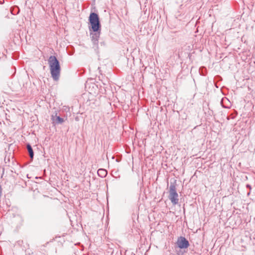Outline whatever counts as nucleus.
<instances>
[{
  "label": "nucleus",
  "instance_id": "obj_1",
  "mask_svg": "<svg viewBox=\"0 0 255 255\" xmlns=\"http://www.w3.org/2000/svg\"><path fill=\"white\" fill-rule=\"evenodd\" d=\"M51 77L54 80L59 79L60 73V66L58 60L54 56H50L48 59Z\"/></svg>",
  "mask_w": 255,
  "mask_h": 255
},
{
  "label": "nucleus",
  "instance_id": "obj_2",
  "mask_svg": "<svg viewBox=\"0 0 255 255\" xmlns=\"http://www.w3.org/2000/svg\"><path fill=\"white\" fill-rule=\"evenodd\" d=\"M89 21L91 28L93 31L98 32L101 31V24L98 14L95 12H91L89 17Z\"/></svg>",
  "mask_w": 255,
  "mask_h": 255
},
{
  "label": "nucleus",
  "instance_id": "obj_3",
  "mask_svg": "<svg viewBox=\"0 0 255 255\" xmlns=\"http://www.w3.org/2000/svg\"><path fill=\"white\" fill-rule=\"evenodd\" d=\"M169 199L173 205L178 203V195L176 192L175 186L171 185L169 188Z\"/></svg>",
  "mask_w": 255,
  "mask_h": 255
},
{
  "label": "nucleus",
  "instance_id": "obj_4",
  "mask_svg": "<svg viewBox=\"0 0 255 255\" xmlns=\"http://www.w3.org/2000/svg\"><path fill=\"white\" fill-rule=\"evenodd\" d=\"M177 245L180 249H186L189 247V243L184 237H180L177 240Z\"/></svg>",
  "mask_w": 255,
  "mask_h": 255
},
{
  "label": "nucleus",
  "instance_id": "obj_5",
  "mask_svg": "<svg viewBox=\"0 0 255 255\" xmlns=\"http://www.w3.org/2000/svg\"><path fill=\"white\" fill-rule=\"evenodd\" d=\"M51 119L54 124H61L64 122V120L59 116H52Z\"/></svg>",
  "mask_w": 255,
  "mask_h": 255
},
{
  "label": "nucleus",
  "instance_id": "obj_6",
  "mask_svg": "<svg viewBox=\"0 0 255 255\" xmlns=\"http://www.w3.org/2000/svg\"><path fill=\"white\" fill-rule=\"evenodd\" d=\"M95 32V33L92 34V40L95 44H97L98 43L99 37L100 36V31Z\"/></svg>",
  "mask_w": 255,
  "mask_h": 255
},
{
  "label": "nucleus",
  "instance_id": "obj_7",
  "mask_svg": "<svg viewBox=\"0 0 255 255\" xmlns=\"http://www.w3.org/2000/svg\"><path fill=\"white\" fill-rule=\"evenodd\" d=\"M97 173L98 175L101 177H105L107 174V171L104 169H99Z\"/></svg>",
  "mask_w": 255,
  "mask_h": 255
},
{
  "label": "nucleus",
  "instance_id": "obj_8",
  "mask_svg": "<svg viewBox=\"0 0 255 255\" xmlns=\"http://www.w3.org/2000/svg\"><path fill=\"white\" fill-rule=\"evenodd\" d=\"M27 148L28 151L29 152L30 157L31 158H32L33 157V152L31 146L29 144H28L27 145Z\"/></svg>",
  "mask_w": 255,
  "mask_h": 255
},
{
  "label": "nucleus",
  "instance_id": "obj_9",
  "mask_svg": "<svg viewBox=\"0 0 255 255\" xmlns=\"http://www.w3.org/2000/svg\"><path fill=\"white\" fill-rule=\"evenodd\" d=\"M4 2V0H0V4H2Z\"/></svg>",
  "mask_w": 255,
  "mask_h": 255
},
{
  "label": "nucleus",
  "instance_id": "obj_10",
  "mask_svg": "<svg viewBox=\"0 0 255 255\" xmlns=\"http://www.w3.org/2000/svg\"><path fill=\"white\" fill-rule=\"evenodd\" d=\"M247 187H248V188H249L250 189H251V186H250V185H247Z\"/></svg>",
  "mask_w": 255,
  "mask_h": 255
}]
</instances>
